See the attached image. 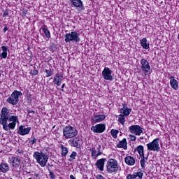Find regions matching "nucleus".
<instances>
[{
    "label": "nucleus",
    "instance_id": "obj_1",
    "mask_svg": "<svg viewBox=\"0 0 179 179\" xmlns=\"http://www.w3.org/2000/svg\"><path fill=\"white\" fill-rule=\"evenodd\" d=\"M64 41L66 43H75L79 44L80 43V34L79 31H74L64 35Z\"/></svg>",
    "mask_w": 179,
    "mask_h": 179
},
{
    "label": "nucleus",
    "instance_id": "obj_2",
    "mask_svg": "<svg viewBox=\"0 0 179 179\" xmlns=\"http://www.w3.org/2000/svg\"><path fill=\"white\" fill-rule=\"evenodd\" d=\"M34 158L36 160V163L42 167H45L47 166V162H48V155H45L43 152H34Z\"/></svg>",
    "mask_w": 179,
    "mask_h": 179
},
{
    "label": "nucleus",
    "instance_id": "obj_3",
    "mask_svg": "<svg viewBox=\"0 0 179 179\" xmlns=\"http://www.w3.org/2000/svg\"><path fill=\"white\" fill-rule=\"evenodd\" d=\"M9 109H7L6 107H3L1 110V115L0 117V124L3 126V129L5 131H9L8 128V121L9 120Z\"/></svg>",
    "mask_w": 179,
    "mask_h": 179
},
{
    "label": "nucleus",
    "instance_id": "obj_4",
    "mask_svg": "<svg viewBox=\"0 0 179 179\" xmlns=\"http://www.w3.org/2000/svg\"><path fill=\"white\" fill-rule=\"evenodd\" d=\"M78 135V130L72 126H66L63 129V136L65 139L75 138Z\"/></svg>",
    "mask_w": 179,
    "mask_h": 179
},
{
    "label": "nucleus",
    "instance_id": "obj_5",
    "mask_svg": "<svg viewBox=\"0 0 179 179\" xmlns=\"http://www.w3.org/2000/svg\"><path fill=\"white\" fill-rule=\"evenodd\" d=\"M118 162L115 159H110L106 164V171L109 174L115 173L118 171Z\"/></svg>",
    "mask_w": 179,
    "mask_h": 179
},
{
    "label": "nucleus",
    "instance_id": "obj_6",
    "mask_svg": "<svg viewBox=\"0 0 179 179\" xmlns=\"http://www.w3.org/2000/svg\"><path fill=\"white\" fill-rule=\"evenodd\" d=\"M122 107L120 109V117L118 119L119 122H120V124H122V125H124V123L125 122V117H124V115H128L129 114H131V109L128 108V107H127V104L125 103H122Z\"/></svg>",
    "mask_w": 179,
    "mask_h": 179
},
{
    "label": "nucleus",
    "instance_id": "obj_7",
    "mask_svg": "<svg viewBox=\"0 0 179 179\" xmlns=\"http://www.w3.org/2000/svg\"><path fill=\"white\" fill-rule=\"evenodd\" d=\"M22 94V92L20 91H14L10 96L7 99V102L10 103V104H13V106H16V104L19 103V97H20Z\"/></svg>",
    "mask_w": 179,
    "mask_h": 179
},
{
    "label": "nucleus",
    "instance_id": "obj_8",
    "mask_svg": "<svg viewBox=\"0 0 179 179\" xmlns=\"http://www.w3.org/2000/svg\"><path fill=\"white\" fill-rule=\"evenodd\" d=\"M147 148H148V150H152L153 152H159V150H160L159 138H155L152 142L148 143Z\"/></svg>",
    "mask_w": 179,
    "mask_h": 179
},
{
    "label": "nucleus",
    "instance_id": "obj_9",
    "mask_svg": "<svg viewBox=\"0 0 179 179\" xmlns=\"http://www.w3.org/2000/svg\"><path fill=\"white\" fill-rule=\"evenodd\" d=\"M129 131L134 135H137L138 136H141L142 134H143V128H142L139 125H131L129 127Z\"/></svg>",
    "mask_w": 179,
    "mask_h": 179
},
{
    "label": "nucleus",
    "instance_id": "obj_10",
    "mask_svg": "<svg viewBox=\"0 0 179 179\" xmlns=\"http://www.w3.org/2000/svg\"><path fill=\"white\" fill-rule=\"evenodd\" d=\"M9 124L7 125V128L9 129H15L16 124H19V117L17 116H9L8 118Z\"/></svg>",
    "mask_w": 179,
    "mask_h": 179
},
{
    "label": "nucleus",
    "instance_id": "obj_11",
    "mask_svg": "<svg viewBox=\"0 0 179 179\" xmlns=\"http://www.w3.org/2000/svg\"><path fill=\"white\" fill-rule=\"evenodd\" d=\"M91 131L95 134H102L106 131V124H99L91 127Z\"/></svg>",
    "mask_w": 179,
    "mask_h": 179
},
{
    "label": "nucleus",
    "instance_id": "obj_12",
    "mask_svg": "<svg viewBox=\"0 0 179 179\" xmlns=\"http://www.w3.org/2000/svg\"><path fill=\"white\" fill-rule=\"evenodd\" d=\"M111 73H113V71L107 67L105 68L102 71L103 79L106 80H113V76H111Z\"/></svg>",
    "mask_w": 179,
    "mask_h": 179
},
{
    "label": "nucleus",
    "instance_id": "obj_13",
    "mask_svg": "<svg viewBox=\"0 0 179 179\" xmlns=\"http://www.w3.org/2000/svg\"><path fill=\"white\" fill-rule=\"evenodd\" d=\"M141 69L143 72H145V73H148L149 71H150V65L149 64V62L145 59H142L141 62Z\"/></svg>",
    "mask_w": 179,
    "mask_h": 179
},
{
    "label": "nucleus",
    "instance_id": "obj_14",
    "mask_svg": "<svg viewBox=\"0 0 179 179\" xmlns=\"http://www.w3.org/2000/svg\"><path fill=\"white\" fill-rule=\"evenodd\" d=\"M30 131H31V127L26 128L24 126H20L17 130V134L22 136L29 135Z\"/></svg>",
    "mask_w": 179,
    "mask_h": 179
},
{
    "label": "nucleus",
    "instance_id": "obj_15",
    "mask_svg": "<svg viewBox=\"0 0 179 179\" xmlns=\"http://www.w3.org/2000/svg\"><path fill=\"white\" fill-rule=\"evenodd\" d=\"M104 120H106V115H95L92 117V124H97V122H101Z\"/></svg>",
    "mask_w": 179,
    "mask_h": 179
},
{
    "label": "nucleus",
    "instance_id": "obj_16",
    "mask_svg": "<svg viewBox=\"0 0 179 179\" xmlns=\"http://www.w3.org/2000/svg\"><path fill=\"white\" fill-rule=\"evenodd\" d=\"M63 78L64 77L61 76V74H59V73H56L54 77L53 83H55V85H57V86H61Z\"/></svg>",
    "mask_w": 179,
    "mask_h": 179
},
{
    "label": "nucleus",
    "instance_id": "obj_17",
    "mask_svg": "<svg viewBox=\"0 0 179 179\" xmlns=\"http://www.w3.org/2000/svg\"><path fill=\"white\" fill-rule=\"evenodd\" d=\"M104 163H106V159H104V158L99 159L96 162V166L97 169H99V170H100V171H103V170H104Z\"/></svg>",
    "mask_w": 179,
    "mask_h": 179
},
{
    "label": "nucleus",
    "instance_id": "obj_18",
    "mask_svg": "<svg viewBox=\"0 0 179 179\" xmlns=\"http://www.w3.org/2000/svg\"><path fill=\"white\" fill-rule=\"evenodd\" d=\"M170 85L172 89H174V90H178V81L174 79V77L173 76L170 78Z\"/></svg>",
    "mask_w": 179,
    "mask_h": 179
},
{
    "label": "nucleus",
    "instance_id": "obj_19",
    "mask_svg": "<svg viewBox=\"0 0 179 179\" xmlns=\"http://www.w3.org/2000/svg\"><path fill=\"white\" fill-rule=\"evenodd\" d=\"M136 177H138V179H142V177H143V173L141 171L134 173L133 175L129 174L127 176V179H135Z\"/></svg>",
    "mask_w": 179,
    "mask_h": 179
},
{
    "label": "nucleus",
    "instance_id": "obj_20",
    "mask_svg": "<svg viewBox=\"0 0 179 179\" xmlns=\"http://www.w3.org/2000/svg\"><path fill=\"white\" fill-rule=\"evenodd\" d=\"M69 143L71 146L74 148H79L80 146V139L76 138L75 139L70 140Z\"/></svg>",
    "mask_w": 179,
    "mask_h": 179
},
{
    "label": "nucleus",
    "instance_id": "obj_21",
    "mask_svg": "<svg viewBox=\"0 0 179 179\" xmlns=\"http://www.w3.org/2000/svg\"><path fill=\"white\" fill-rule=\"evenodd\" d=\"M124 162L128 166H134L135 164V159L131 156H127L124 158Z\"/></svg>",
    "mask_w": 179,
    "mask_h": 179
},
{
    "label": "nucleus",
    "instance_id": "obj_22",
    "mask_svg": "<svg viewBox=\"0 0 179 179\" xmlns=\"http://www.w3.org/2000/svg\"><path fill=\"white\" fill-rule=\"evenodd\" d=\"M10 162L13 166V167H19V164H20V161L16 157H12L10 159Z\"/></svg>",
    "mask_w": 179,
    "mask_h": 179
},
{
    "label": "nucleus",
    "instance_id": "obj_23",
    "mask_svg": "<svg viewBox=\"0 0 179 179\" xmlns=\"http://www.w3.org/2000/svg\"><path fill=\"white\" fill-rule=\"evenodd\" d=\"M71 3L73 6H75L76 8L83 7V1H82V0H71Z\"/></svg>",
    "mask_w": 179,
    "mask_h": 179
},
{
    "label": "nucleus",
    "instance_id": "obj_24",
    "mask_svg": "<svg viewBox=\"0 0 179 179\" xmlns=\"http://www.w3.org/2000/svg\"><path fill=\"white\" fill-rule=\"evenodd\" d=\"M127 139L126 138H123L122 141H120V143L117 145V148H122L123 149H124L126 150L127 149Z\"/></svg>",
    "mask_w": 179,
    "mask_h": 179
},
{
    "label": "nucleus",
    "instance_id": "obj_25",
    "mask_svg": "<svg viewBox=\"0 0 179 179\" xmlns=\"http://www.w3.org/2000/svg\"><path fill=\"white\" fill-rule=\"evenodd\" d=\"M42 30L47 38H50L51 37V34L50 33V31L48 30V28H47L46 25H43L42 27Z\"/></svg>",
    "mask_w": 179,
    "mask_h": 179
},
{
    "label": "nucleus",
    "instance_id": "obj_26",
    "mask_svg": "<svg viewBox=\"0 0 179 179\" xmlns=\"http://www.w3.org/2000/svg\"><path fill=\"white\" fill-rule=\"evenodd\" d=\"M2 53L0 55L1 58H6L8 57V48L6 46H2Z\"/></svg>",
    "mask_w": 179,
    "mask_h": 179
},
{
    "label": "nucleus",
    "instance_id": "obj_27",
    "mask_svg": "<svg viewBox=\"0 0 179 179\" xmlns=\"http://www.w3.org/2000/svg\"><path fill=\"white\" fill-rule=\"evenodd\" d=\"M0 170L2 173H6V171H9V166L6 164H1L0 165Z\"/></svg>",
    "mask_w": 179,
    "mask_h": 179
},
{
    "label": "nucleus",
    "instance_id": "obj_28",
    "mask_svg": "<svg viewBox=\"0 0 179 179\" xmlns=\"http://www.w3.org/2000/svg\"><path fill=\"white\" fill-rule=\"evenodd\" d=\"M137 152L141 157H145V154L143 153V146L139 145L137 147Z\"/></svg>",
    "mask_w": 179,
    "mask_h": 179
},
{
    "label": "nucleus",
    "instance_id": "obj_29",
    "mask_svg": "<svg viewBox=\"0 0 179 179\" xmlns=\"http://www.w3.org/2000/svg\"><path fill=\"white\" fill-rule=\"evenodd\" d=\"M62 152V156H66V155H68V148H66V147H64V145H61Z\"/></svg>",
    "mask_w": 179,
    "mask_h": 179
},
{
    "label": "nucleus",
    "instance_id": "obj_30",
    "mask_svg": "<svg viewBox=\"0 0 179 179\" xmlns=\"http://www.w3.org/2000/svg\"><path fill=\"white\" fill-rule=\"evenodd\" d=\"M140 41L141 45H149V44H148V39H146V38H143Z\"/></svg>",
    "mask_w": 179,
    "mask_h": 179
},
{
    "label": "nucleus",
    "instance_id": "obj_31",
    "mask_svg": "<svg viewBox=\"0 0 179 179\" xmlns=\"http://www.w3.org/2000/svg\"><path fill=\"white\" fill-rule=\"evenodd\" d=\"M110 134H111V136H113V138H117V135H118V131L112 129L110 131Z\"/></svg>",
    "mask_w": 179,
    "mask_h": 179
},
{
    "label": "nucleus",
    "instance_id": "obj_32",
    "mask_svg": "<svg viewBox=\"0 0 179 179\" xmlns=\"http://www.w3.org/2000/svg\"><path fill=\"white\" fill-rule=\"evenodd\" d=\"M92 157H97V153L95 148H92L91 150Z\"/></svg>",
    "mask_w": 179,
    "mask_h": 179
},
{
    "label": "nucleus",
    "instance_id": "obj_33",
    "mask_svg": "<svg viewBox=\"0 0 179 179\" xmlns=\"http://www.w3.org/2000/svg\"><path fill=\"white\" fill-rule=\"evenodd\" d=\"M142 159L141 160V165L142 169H145V163L146 162V159H145V157H142Z\"/></svg>",
    "mask_w": 179,
    "mask_h": 179
},
{
    "label": "nucleus",
    "instance_id": "obj_34",
    "mask_svg": "<svg viewBox=\"0 0 179 179\" xmlns=\"http://www.w3.org/2000/svg\"><path fill=\"white\" fill-rule=\"evenodd\" d=\"M45 72L46 73V78H50V76H52V72H51V70L45 69Z\"/></svg>",
    "mask_w": 179,
    "mask_h": 179
},
{
    "label": "nucleus",
    "instance_id": "obj_35",
    "mask_svg": "<svg viewBox=\"0 0 179 179\" xmlns=\"http://www.w3.org/2000/svg\"><path fill=\"white\" fill-rule=\"evenodd\" d=\"M129 136L132 142H135L136 141V136H135L134 135L131 134Z\"/></svg>",
    "mask_w": 179,
    "mask_h": 179
},
{
    "label": "nucleus",
    "instance_id": "obj_36",
    "mask_svg": "<svg viewBox=\"0 0 179 179\" xmlns=\"http://www.w3.org/2000/svg\"><path fill=\"white\" fill-rule=\"evenodd\" d=\"M70 157L71 159H75V157H76V152H73L70 155Z\"/></svg>",
    "mask_w": 179,
    "mask_h": 179
},
{
    "label": "nucleus",
    "instance_id": "obj_37",
    "mask_svg": "<svg viewBox=\"0 0 179 179\" xmlns=\"http://www.w3.org/2000/svg\"><path fill=\"white\" fill-rule=\"evenodd\" d=\"M38 73V71H37V70H32V71H31V75L36 76Z\"/></svg>",
    "mask_w": 179,
    "mask_h": 179
},
{
    "label": "nucleus",
    "instance_id": "obj_38",
    "mask_svg": "<svg viewBox=\"0 0 179 179\" xmlns=\"http://www.w3.org/2000/svg\"><path fill=\"white\" fill-rule=\"evenodd\" d=\"M8 15H9V12L8 11V10H6L3 14V17H6V16H8Z\"/></svg>",
    "mask_w": 179,
    "mask_h": 179
},
{
    "label": "nucleus",
    "instance_id": "obj_39",
    "mask_svg": "<svg viewBox=\"0 0 179 179\" xmlns=\"http://www.w3.org/2000/svg\"><path fill=\"white\" fill-rule=\"evenodd\" d=\"M27 113H28V114H31L32 115H34V114H36V112H34V110H28Z\"/></svg>",
    "mask_w": 179,
    "mask_h": 179
},
{
    "label": "nucleus",
    "instance_id": "obj_40",
    "mask_svg": "<svg viewBox=\"0 0 179 179\" xmlns=\"http://www.w3.org/2000/svg\"><path fill=\"white\" fill-rule=\"evenodd\" d=\"M30 142L32 143V145H34L37 142V139L33 138L32 140L30 141Z\"/></svg>",
    "mask_w": 179,
    "mask_h": 179
},
{
    "label": "nucleus",
    "instance_id": "obj_41",
    "mask_svg": "<svg viewBox=\"0 0 179 179\" xmlns=\"http://www.w3.org/2000/svg\"><path fill=\"white\" fill-rule=\"evenodd\" d=\"M8 30H9V28H8V27L6 26V27H4V29H3V33H6V31H8Z\"/></svg>",
    "mask_w": 179,
    "mask_h": 179
},
{
    "label": "nucleus",
    "instance_id": "obj_42",
    "mask_svg": "<svg viewBox=\"0 0 179 179\" xmlns=\"http://www.w3.org/2000/svg\"><path fill=\"white\" fill-rule=\"evenodd\" d=\"M96 179H104V177H103L101 175H97Z\"/></svg>",
    "mask_w": 179,
    "mask_h": 179
},
{
    "label": "nucleus",
    "instance_id": "obj_43",
    "mask_svg": "<svg viewBox=\"0 0 179 179\" xmlns=\"http://www.w3.org/2000/svg\"><path fill=\"white\" fill-rule=\"evenodd\" d=\"M97 150H98V151L101 150V145L100 144H99V145H97Z\"/></svg>",
    "mask_w": 179,
    "mask_h": 179
},
{
    "label": "nucleus",
    "instance_id": "obj_44",
    "mask_svg": "<svg viewBox=\"0 0 179 179\" xmlns=\"http://www.w3.org/2000/svg\"><path fill=\"white\" fill-rule=\"evenodd\" d=\"M143 48H145V50H149V45H143Z\"/></svg>",
    "mask_w": 179,
    "mask_h": 179
},
{
    "label": "nucleus",
    "instance_id": "obj_45",
    "mask_svg": "<svg viewBox=\"0 0 179 179\" xmlns=\"http://www.w3.org/2000/svg\"><path fill=\"white\" fill-rule=\"evenodd\" d=\"M101 154L102 152L101 151H98V153L96 154L97 157L98 156H101Z\"/></svg>",
    "mask_w": 179,
    "mask_h": 179
},
{
    "label": "nucleus",
    "instance_id": "obj_46",
    "mask_svg": "<svg viewBox=\"0 0 179 179\" xmlns=\"http://www.w3.org/2000/svg\"><path fill=\"white\" fill-rule=\"evenodd\" d=\"M64 87H65V84H63L62 85V89H61L62 92H64Z\"/></svg>",
    "mask_w": 179,
    "mask_h": 179
},
{
    "label": "nucleus",
    "instance_id": "obj_47",
    "mask_svg": "<svg viewBox=\"0 0 179 179\" xmlns=\"http://www.w3.org/2000/svg\"><path fill=\"white\" fill-rule=\"evenodd\" d=\"M70 179H76V178H75V176H73V175H71Z\"/></svg>",
    "mask_w": 179,
    "mask_h": 179
},
{
    "label": "nucleus",
    "instance_id": "obj_48",
    "mask_svg": "<svg viewBox=\"0 0 179 179\" xmlns=\"http://www.w3.org/2000/svg\"><path fill=\"white\" fill-rule=\"evenodd\" d=\"M17 152H18V153H23V150H17Z\"/></svg>",
    "mask_w": 179,
    "mask_h": 179
},
{
    "label": "nucleus",
    "instance_id": "obj_49",
    "mask_svg": "<svg viewBox=\"0 0 179 179\" xmlns=\"http://www.w3.org/2000/svg\"><path fill=\"white\" fill-rule=\"evenodd\" d=\"M52 176H54V173H50V177H51L52 179L54 178H52Z\"/></svg>",
    "mask_w": 179,
    "mask_h": 179
},
{
    "label": "nucleus",
    "instance_id": "obj_50",
    "mask_svg": "<svg viewBox=\"0 0 179 179\" xmlns=\"http://www.w3.org/2000/svg\"><path fill=\"white\" fill-rule=\"evenodd\" d=\"M140 139L143 140V139H144V138H143V137H141V138H140Z\"/></svg>",
    "mask_w": 179,
    "mask_h": 179
},
{
    "label": "nucleus",
    "instance_id": "obj_51",
    "mask_svg": "<svg viewBox=\"0 0 179 179\" xmlns=\"http://www.w3.org/2000/svg\"><path fill=\"white\" fill-rule=\"evenodd\" d=\"M52 179H54V178H52Z\"/></svg>",
    "mask_w": 179,
    "mask_h": 179
}]
</instances>
